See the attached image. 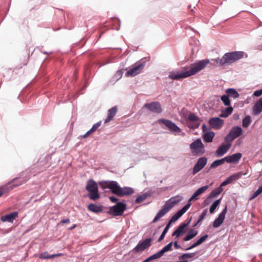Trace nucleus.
<instances>
[{"label": "nucleus", "instance_id": "nucleus-1", "mask_svg": "<svg viewBox=\"0 0 262 262\" xmlns=\"http://www.w3.org/2000/svg\"><path fill=\"white\" fill-rule=\"evenodd\" d=\"M209 62L208 59H203L198 62L190 64L189 67L183 68V71L181 73H171L169 78L173 80H180L194 75L203 70Z\"/></svg>", "mask_w": 262, "mask_h": 262}, {"label": "nucleus", "instance_id": "nucleus-2", "mask_svg": "<svg viewBox=\"0 0 262 262\" xmlns=\"http://www.w3.org/2000/svg\"><path fill=\"white\" fill-rule=\"evenodd\" d=\"M101 185L102 188L110 189L114 194L120 197L129 195L134 192V190L132 188L127 187H120L116 181H104L101 183Z\"/></svg>", "mask_w": 262, "mask_h": 262}, {"label": "nucleus", "instance_id": "nucleus-3", "mask_svg": "<svg viewBox=\"0 0 262 262\" xmlns=\"http://www.w3.org/2000/svg\"><path fill=\"white\" fill-rule=\"evenodd\" d=\"M183 198L179 195L171 198L165 202L162 208L159 211L155 217L152 222L156 223L160 219L165 215V214H166L171 209V208L175 205V204L178 203Z\"/></svg>", "mask_w": 262, "mask_h": 262}, {"label": "nucleus", "instance_id": "nucleus-4", "mask_svg": "<svg viewBox=\"0 0 262 262\" xmlns=\"http://www.w3.org/2000/svg\"><path fill=\"white\" fill-rule=\"evenodd\" d=\"M244 57V52L242 51H235L227 53L224 54L220 60V65L221 66L231 64Z\"/></svg>", "mask_w": 262, "mask_h": 262}, {"label": "nucleus", "instance_id": "nucleus-5", "mask_svg": "<svg viewBox=\"0 0 262 262\" xmlns=\"http://www.w3.org/2000/svg\"><path fill=\"white\" fill-rule=\"evenodd\" d=\"M86 190L89 192V197L92 200H96L100 198L98 188L96 183L93 180L87 182Z\"/></svg>", "mask_w": 262, "mask_h": 262}, {"label": "nucleus", "instance_id": "nucleus-6", "mask_svg": "<svg viewBox=\"0 0 262 262\" xmlns=\"http://www.w3.org/2000/svg\"><path fill=\"white\" fill-rule=\"evenodd\" d=\"M126 205L124 203L119 202L116 205L110 208L109 214L114 216L121 215L125 210Z\"/></svg>", "mask_w": 262, "mask_h": 262}, {"label": "nucleus", "instance_id": "nucleus-7", "mask_svg": "<svg viewBox=\"0 0 262 262\" xmlns=\"http://www.w3.org/2000/svg\"><path fill=\"white\" fill-rule=\"evenodd\" d=\"M192 154L194 155H201L204 153V147L200 139L193 141L190 145Z\"/></svg>", "mask_w": 262, "mask_h": 262}, {"label": "nucleus", "instance_id": "nucleus-8", "mask_svg": "<svg viewBox=\"0 0 262 262\" xmlns=\"http://www.w3.org/2000/svg\"><path fill=\"white\" fill-rule=\"evenodd\" d=\"M151 239L150 238H148L142 242H140L133 249V251L136 253L143 251L151 245Z\"/></svg>", "mask_w": 262, "mask_h": 262}, {"label": "nucleus", "instance_id": "nucleus-9", "mask_svg": "<svg viewBox=\"0 0 262 262\" xmlns=\"http://www.w3.org/2000/svg\"><path fill=\"white\" fill-rule=\"evenodd\" d=\"M144 67L143 63H137L125 73V76L127 77L135 76L141 73Z\"/></svg>", "mask_w": 262, "mask_h": 262}, {"label": "nucleus", "instance_id": "nucleus-10", "mask_svg": "<svg viewBox=\"0 0 262 262\" xmlns=\"http://www.w3.org/2000/svg\"><path fill=\"white\" fill-rule=\"evenodd\" d=\"M207 162V159L206 157H201L199 158L193 167L192 174L195 175L201 170L206 165Z\"/></svg>", "mask_w": 262, "mask_h": 262}, {"label": "nucleus", "instance_id": "nucleus-11", "mask_svg": "<svg viewBox=\"0 0 262 262\" xmlns=\"http://www.w3.org/2000/svg\"><path fill=\"white\" fill-rule=\"evenodd\" d=\"M144 107L155 113L159 114L162 112L160 103L158 102L145 103Z\"/></svg>", "mask_w": 262, "mask_h": 262}, {"label": "nucleus", "instance_id": "nucleus-12", "mask_svg": "<svg viewBox=\"0 0 262 262\" xmlns=\"http://www.w3.org/2000/svg\"><path fill=\"white\" fill-rule=\"evenodd\" d=\"M208 123L211 128L219 129L222 127L224 120L218 117H214L210 119Z\"/></svg>", "mask_w": 262, "mask_h": 262}, {"label": "nucleus", "instance_id": "nucleus-13", "mask_svg": "<svg viewBox=\"0 0 262 262\" xmlns=\"http://www.w3.org/2000/svg\"><path fill=\"white\" fill-rule=\"evenodd\" d=\"M227 211V206L223 209L222 212L220 213L218 217L213 222V227L214 228H217L220 227L223 223L225 217V215Z\"/></svg>", "mask_w": 262, "mask_h": 262}, {"label": "nucleus", "instance_id": "nucleus-14", "mask_svg": "<svg viewBox=\"0 0 262 262\" xmlns=\"http://www.w3.org/2000/svg\"><path fill=\"white\" fill-rule=\"evenodd\" d=\"M160 121L170 131L175 133H179L181 132V129L172 121L166 119H161Z\"/></svg>", "mask_w": 262, "mask_h": 262}, {"label": "nucleus", "instance_id": "nucleus-15", "mask_svg": "<svg viewBox=\"0 0 262 262\" xmlns=\"http://www.w3.org/2000/svg\"><path fill=\"white\" fill-rule=\"evenodd\" d=\"M230 147L231 144L229 143L222 144L219 146V147L215 151V154L216 157H220L223 156L229 150V149L230 148Z\"/></svg>", "mask_w": 262, "mask_h": 262}, {"label": "nucleus", "instance_id": "nucleus-16", "mask_svg": "<svg viewBox=\"0 0 262 262\" xmlns=\"http://www.w3.org/2000/svg\"><path fill=\"white\" fill-rule=\"evenodd\" d=\"M190 221L187 223L181 224L172 233V236H176L177 238L179 237L181 234L185 233L186 231V228L188 226Z\"/></svg>", "mask_w": 262, "mask_h": 262}, {"label": "nucleus", "instance_id": "nucleus-17", "mask_svg": "<svg viewBox=\"0 0 262 262\" xmlns=\"http://www.w3.org/2000/svg\"><path fill=\"white\" fill-rule=\"evenodd\" d=\"M188 120L192 122V124H190L189 126L192 128H198L200 123L199 117L193 113H191L188 116Z\"/></svg>", "mask_w": 262, "mask_h": 262}, {"label": "nucleus", "instance_id": "nucleus-18", "mask_svg": "<svg viewBox=\"0 0 262 262\" xmlns=\"http://www.w3.org/2000/svg\"><path fill=\"white\" fill-rule=\"evenodd\" d=\"M18 216L17 212H13L8 214L2 216L1 217V221L3 222H7L12 223L13 220L15 219Z\"/></svg>", "mask_w": 262, "mask_h": 262}, {"label": "nucleus", "instance_id": "nucleus-19", "mask_svg": "<svg viewBox=\"0 0 262 262\" xmlns=\"http://www.w3.org/2000/svg\"><path fill=\"white\" fill-rule=\"evenodd\" d=\"M262 112V97L256 101L253 107L252 114L254 116L259 115Z\"/></svg>", "mask_w": 262, "mask_h": 262}, {"label": "nucleus", "instance_id": "nucleus-20", "mask_svg": "<svg viewBox=\"0 0 262 262\" xmlns=\"http://www.w3.org/2000/svg\"><path fill=\"white\" fill-rule=\"evenodd\" d=\"M242 158L241 153H236L231 156H228L225 157L226 162L228 163H237Z\"/></svg>", "mask_w": 262, "mask_h": 262}, {"label": "nucleus", "instance_id": "nucleus-21", "mask_svg": "<svg viewBox=\"0 0 262 262\" xmlns=\"http://www.w3.org/2000/svg\"><path fill=\"white\" fill-rule=\"evenodd\" d=\"M209 188V186L208 185H206L204 186H203L200 188H199L198 190H196V191L193 194V195L191 196V198L189 200V203L190 202L193 201V200H197L198 196L203 193H204L206 190L208 189Z\"/></svg>", "mask_w": 262, "mask_h": 262}, {"label": "nucleus", "instance_id": "nucleus-22", "mask_svg": "<svg viewBox=\"0 0 262 262\" xmlns=\"http://www.w3.org/2000/svg\"><path fill=\"white\" fill-rule=\"evenodd\" d=\"M28 178H15L13 179L11 182H10V184L11 185V188L19 186L24 183H25L28 180Z\"/></svg>", "mask_w": 262, "mask_h": 262}, {"label": "nucleus", "instance_id": "nucleus-23", "mask_svg": "<svg viewBox=\"0 0 262 262\" xmlns=\"http://www.w3.org/2000/svg\"><path fill=\"white\" fill-rule=\"evenodd\" d=\"M117 113V107L114 106L111 109H110L108 111L107 117L105 119L104 123H106L112 120H113L114 117L116 115Z\"/></svg>", "mask_w": 262, "mask_h": 262}, {"label": "nucleus", "instance_id": "nucleus-24", "mask_svg": "<svg viewBox=\"0 0 262 262\" xmlns=\"http://www.w3.org/2000/svg\"><path fill=\"white\" fill-rule=\"evenodd\" d=\"M243 130L241 127L235 126L233 127L230 132L231 135L233 136V137L236 139L239 136H241L242 134Z\"/></svg>", "mask_w": 262, "mask_h": 262}, {"label": "nucleus", "instance_id": "nucleus-25", "mask_svg": "<svg viewBox=\"0 0 262 262\" xmlns=\"http://www.w3.org/2000/svg\"><path fill=\"white\" fill-rule=\"evenodd\" d=\"M63 254L62 253H58L50 255L47 252H45L41 253L39 255V257L41 259H50L56 257H59L62 256Z\"/></svg>", "mask_w": 262, "mask_h": 262}, {"label": "nucleus", "instance_id": "nucleus-26", "mask_svg": "<svg viewBox=\"0 0 262 262\" xmlns=\"http://www.w3.org/2000/svg\"><path fill=\"white\" fill-rule=\"evenodd\" d=\"M208 236L207 234H206V235L202 236L195 243L192 244L190 247L186 249V250H190V249H193V248L198 246L199 245H201L208 238Z\"/></svg>", "mask_w": 262, "mask_h": 262}, {"label": "nucleus", "instance_id": "nucleus-27", "mask_svg": "<svg viewBox=\"0 0 262 262\" xmlns=\"http://www.w3.org/2000/svg\"><path fill=\"white\" fill-rule=\"evenodd\" d=\"M101 122H97L93 125L91 129L88 131L84 135L82 136V138H85L89 137L92 133L95 132L97 129L100 126Z\"/></svg>", "mask_w": 262, "mask_h": 262}, {"label": "nucleus", "instance_id": "nucleus-28", "mask_svg": "<svg viewBox=\"0 0 262 262\" xmlns=\"http://www.w3.org/2000/svg\"><path fill=\"white\" fill-rule=\"evenodd\" d=\"M198 234V231L195 229H191L189 231L186 236L183 238L184 241H188Z\"/></svg>", "mask_w": 262, "mask_h": 262}, {"label": "nucleus", "instance_id": "nucleus-29", "mask_svg": "<svg viewBox=\"0 0 262 262\" xmlns=\"http://www.w3.org/2000/svg\"><path fill=\"white\" fill-rule=\"evenodd\" d=\"M226 93L228 95L229 97L233 98L234 99L237 98L239 95L237 92L234 89L230 88L226 90Z\"/></svg>", "mask_w": 262, "mask_h": 262}, {"label": "nucleus", "instance_id": "nucleus-30", "mask_svg": "<svg viewBox=\"0 0 262 262\" xmlns=\"http://www.w3.org/2000/svg\"><path fill=\"white\" fill-rule=\"evenodd\" d=\"M223 191V188H221V187H219L216 189L213 190L209 195L208 197V199L214 198L217 197L219 194L221 193V192Z\"/></svg>", "mask_w": 262, "mask_h": 262}, {"label": "nucleus", "instance_id": "nucleus-31", "mask_svg": "<svg viewBox=\"0 0 262 262\" xmlns=\"http://www.w3.org/2000/svg\"><path fill=\"white\" fill-rule=\"evenodd\" d=\"M215 136V134L212 132L206 133L203 135V139L206 142H211Z\"/></svg>", "mask_w": 262, "mask_h": 262}, {"label": "nucleus", "instance_id": "nucleus-32", "mask_svg": "<svg viewBox=\"0 0 262 262\" xmlns=\"http://www.w3.org/2000/svg\"><path fill=\"white\" fill-rule=\"evenodd\" d=\"M191 203H188L184 206L181 210H179L175 214L179 219L186 211L191 206Z\"/></svg>", "mask_w": 262, "mask_h": 262}, {"label": "nucleus", "instance_id": "nucleus-33", "mask_svg": "<svg viewBox=\"0 0 262 262\" xmlns=\"http://www.w3.org/2000/svg\"><path fill=\"white\" fill-rule=\"evenodd\" d=\"M233 110V108L231 106L226 108L225 110L222 111L221 114L220 115V117L223 118L227 117L232 113Z\"/></svg>", "mask_w": 262, "mask_h": 262}, {"label": "nucleus", "instance_id": "nucleus-34", "mask_svg": "<svg viewBox=\"0 0 262 262\" xmlns=\"http://www.w3.org/2000/svg\"><path fill=\"white\" fill-rule=\"evenodd\" d=\"M88 209L90 211L98 213L102 211V208L94 204H90L88 205Z\"/></svg>", "mask_w": 262, "mask_h": 262}, {"label": "nucleus", "instance_id": "nucleus-35", "mask_svg": "<svg viewBox=\"0 0 262 262\" xmlns=\"http://www.w3.org/2000/svg\"><path fill=\"white\" fill-rule=\"evenodd\" d=\"M225 162H226V160H225V158L221 159L216 160L213 161L211 163V164L210 165V168H216V167L223 164Z\"/></svg>", "mask_w": 262, "mask_h": 262}, {"label": "nucleus", "instance_id": "nucleus-36", "mask_svg": "<svg viewBox=\"0 0 262 262\" xmlns=\"http://www.w3.org/2000/svg\"><path fill=\"white\" fill-rule=\"evenodd\" d=\"M173 244L172 242H170L168 244H167L166 246H165L161 250L159 251L160 253L161 254L162 256L163 255V254L168 251H172V245Z\"/></svg>", "mask_w": 262, "mask_h": 262}, {"label": "nucleus", "instance_id": "nucleus-37", "mask_svg": "<svg viewBox=\"0 0 262 262\" xmlns=\"http://www.w3.org/2000/svg\"><path fill=\"white\" fill-rule=\"evenodd\" d=\"M222 200V198L218 199L216 201H215L211 205L209 208V211L211 213H212L214 212V210H215L216 208L219 205V204L221 203V201Z\"/></svg>", "mask_w": 262, "mask_h": 262}, {"label": "nucleus", "instance_id": "nucleus-38", "mask_svg": "<svg viewBox=\"0 0 262 262\" xmlns=\"http://www.w3.org/2000/svg\"><path fill=\"white\" fill-rule=\"evenodd\" d=\"M195 255V253H188L183 254L182 255L179 257V259L180 260H186V259L191 258Z\"/></svg>", "mask_w": 262, "mask_h": 262}, {"label": "nucleus", "instance_id": "nucleus-39", "mask_svg": "<svg viewBox=\"0 0 262 262\" xmlns=\"http://www.w3.org/2000/svg\"><path fill=\"white\" fill-rule=\"evenodd\" d=\"M244 174H245L242 172H237L231 175L230 177H229V178L232 182L234 181L239 179V178H241L242 176Z\"/></svg>", "mask_w": 262, "mask_h": 262}, {"label": "nucleus", "instance_id": "nucleus-40", "mask_svg": "<svg viewBox=\"0 0 262 262\" xmlns=\"http://www.w3.org/2000/svg\"><path fill=\"white\" fill-rule=\"evenodd\" d=\"M221 99L222 101H223L224 104L226 106H229L230 104V100L229 98V96L228 95H223Z\"/></svg>", "mask_w": 262, "mask_h": 262}, {"label": "nucleus", "instance_id": "nucleus-41", "mask_svg": "<svg viewBox=\"0 0 262 262\" xmlns=\"http://www.w3.org/2000/svg\"><path fill=\"white\" fill-rule=\"evenodd\" d=\"M148 196L147 193H144L140 195H139L136 199V202L137 203H141L144 201Z\"/></svg>", "mask_w": 262, "mask_h": 262}, {"label": "nucleus", "instance_id": "nucleus-42", "mask_svg": "<svg viewBox=\"0 0 262 262\" xmlns=\"http://www.w3.org/2000/svg\"><path fill=\"white\" fill-rule=\"evenodd\" d=\"M251 118L249 116H246L243 120V126L244 127H247L251 123Z\"/></svg>", "mask_w": 262, "mask_h": 262}, {"label": "nucleus", "instance_id": "nucleus-43", "mask_svg": "<svg viewBox=\"0 0 262 262\" xmlns=\"http://www.w3.org/2000/svg\"><path fill=\"white\" fill-rule=\"evenodd\" d=\"M235 138L233 137L232 135L229 133L228 135L226 136L225 138V141L227 143L230 144L231 142H232Z\"/></svg>", "mask_w": 262, "mask_h": 262}, {"label": "nucleus", "instance_id": "nucleus-44", "mask_svg": "<svg viewBox=\"0 0 262 262\" xmlns=\"http://www.w3.org/2000/svg\"><path fill=\"white\" fill-rule=\"evenodd\" d=\"M8 191L9 189L7 186L0 187V197Z\"/></svg>", "mask_w": 262, "mask_h": 262}, {"label": "nucleus", "instance_id": "nucleus-45", "mask_svg": "<svg viewBox=\"0 0 262 262\" xmlns=\"http://www.w3.org/2000/svg\"><path fill=\"white\" fill-rule=\"evenodd\" d=\"M162 256L161 255V254L160 253L159 251L155 254H154V255L149 256V258L150 259V260H155L156 259H158V258H160V257H161Z\"/></svg>", "mask_w": 262, "mask_h": 262}, {"label": "nucleus", "instance_id": "nucleus-46", "mask_svg": "<svg viewBox=\"0 0 262 262\" xmlns=\"http://www.w3.org/2000/svg\"><path fill=\"white\" fill-rule=\"evenodd\" d=\"M207 210L206 209H204L203 211V212H202L201 214L199 216V219L200 220V221H202L204 220V219L205 218V217L206 216V215H207Z\"/></svg>", "mask_w": 262, "mask_h": 262}, {"label": "nucleus", "instance_id": "nucleus-47", "mask_svg": "<svg viewBox=\"0 0 262 262\" xmlns=\"http://www.w3.org/2000/svg\"><path fill=\"white\" fill-rule=\"evenodd\" d=\"M231 183V181L229 179V178H228L225 181H224L219 187H221V188H223V186H226L229 184Z\"/></svg>", "mask_w": 262, "mask_h": 262}, {"label": "nucleus", "instance_id": "nucleus-48", "mask_svg": "<svg viewBox=\"0 0 262 262\" xmlns=\"http://www.w3.org/2000/svg\"><path fill=\"white\" fill-rule=\"evenodd\" d=\"M262 95V89L259 90L255 91L253 93V95L255 97H259Z\"/></svg>", "mask_w": 262, "mask_h": 262}, {"label": "nucleus", "instance_id": "nucleus-49", "mask_svg": "<svg viewBox=\"0 0 262 262\" xmlns=\"http://www.w3.org/2000/svg\"><path fill=\"white\" fill-rule=\"evenodd\" d=\"M170 222H169L168 223V224L166 225V226L165 227V229H164L163 231V233L166 234V233L167 232L169 227H170Z\"/></svg>", "mask_w": 262, "mask_h": 262}, {"label": "nucleus", "instance_id": "nucleus-50", "mask_svg": "<svg viewBox=\"0 0 262 262\" xmlns=\"http://www.w3.org/2000/svg\"><path fill=\"white\" fill-rule=\"evenodd\" d=\"M110 200H111V201L112 202H113V203L117 202L118 201V199L114 196H110Z\"/></svg>", "mask_w": 262, "mask_h": 262}, {"label": "nucleus", "instance_id": "nucleus-51", "mask_svg": "<svg viewBox=\"0 0 262 262\" xmlns=\"http://www.w3.org/2000/svg\"><path fill=\"white\" fill-rule=\"evenodd\" d=\"M179 219L178 217L174 214L170 219L169 222L172 223L173 222H176L177 220H178Z\"/></svg>", "mask_w": 262, "mask_h": 262}, {"label": "nucleus", "instance_id": "nucleus-52", "mask_svg": "<svg viewBox=\"0 0 262 262\" xmlns=\"http://www.w3.org/2000/svg\"><path fill=\"white\" fill-rule=\"evenodd\" d=\"M259 194L258 193H257V191H256L255 192H254L253 194L252 195V196H251L250 198V200H252L254 199H255V198H256Z\"/></svg>", "mask_w": 262, "mask_h": 262}, {"label": "nucleus", "instance_id": "nucleus-53", "mask_svg": "<svg viewBox=\"0 0 262 262\" xmlns=\"http://www.w3.org/2000/svg\"><path fill=\"white\" fill-rule=\"evenodd\" d=\"M173 246H174V247L177 249H180L181 248V246L178 244V242L177 241H175L174 243H173Z\"/></svg>", "mask_w": 262, "mask_h": 262}, {"label": "nucleus", "instance_id": "nucleus-54", "mask_svg": "<svg viewBox=\"0 0 262 262\" xmlns=\"http://www.w3.org/2000/svg\"><path fill=\"white\" fill-rule=\"evenodd\" d=\"M165 235V234L162 233L158 239V242H160L162 241L164 239Z\"/></svg>", "mask_w": 262, "mask_h": 262}, {"label": "nucleus", "instance_id": "nucleus-55", "mask_svg": "<svg viewBox=\"0 0 262 262\" xmlns=\"http://www.w3.org/2000/svg\"><path fill=\"white\" fill-rule=\"evenodd\" d=\"M69 222H70V220L69 219H64V220H62L61 221V223H62V224L69 223Z\"/></svg>", "mask_w": 262, "mask_h": 262}, {"label": "nucleus", "instance_id": "nucleus-56", "mask_svg": "<svg viewBox=\"0 0 262 262\" xmlns=\"http://www.w3.org/2000/svg\"><path fill=\"white\" fill-rule=\"evenodd\" d=\"M257 193H258L259 194L262 192V185L260 186L258 189L256 190Z\"/></svg>", "mask_w": 262, "mask_h": 262}, {"label": "nucleus", "instance_id": "nucleus-57", "mask_svg": "<svg viewBox=\"0 0 262 262\" xmlns=\"http://www.w3.org/2000/svg\"><path fill=\"white\" fill-rule=\"evenodd\" d=\"M257 193H258L259 194L262 192V185L260 186L258 189L256 190Z\"/></svg>", "mask_w": 262, "mask_h": 262}, {"label": "nucleus", "instance_id": "nucleus-58", "mask_svg": "<svg viewBox=\"0 0 262 262\" xmlns=\"http://www.w3.org/2000/svg\"><path fill=\"white\" fill-rule=\"evenodd\" d=\"M257 193H258L259 194L262 192V185L260 186L258 189L256 190Z\"/></svg>", "mask_w": 262, "mask_h": 262}, {"label": "nucleus", "instance_id": "nucleus-59", "mask_svg": "<svg viewBox=\"0 0 262 262\" xmlns=\"http://www.w3.org/2000/svg\"><path fill=\"white\" fill-rule=\"evenodd\" d=\"M257 193H258L259 194L262 192V185L260 186L258 189L256 190Z\"/></svg>", "mask_w": 262, "mask_h": 262}, {"label": "nucleus", "instance_id": "nucleus-60", "mask_svg": "<svg viewBox=\"0 0 262 262\" xmlns=\"http://www.w3.org/2000/svg\"><path fill=\"white\" fill-rule=\"evenodd\" d=\"M207 129V128L206 125H205V124H203V125H202L203 132H206Z\"/></svg>", "mask_w": 262, "mask_h": 262}, {"label": "nucleus", "instance_id": "nucleus-61", "mask_svg": "<svg viewBox=\"0 0 262 262\" xmlns=\"http://www.w3.org/2000/svg\"><path fill=\"white\" fill-rule=\"evenodd\" d=\"M221 60V59H219V58H217V59H213V60L216 62L217 63H219L220 64V60Z\"/></svg>", "mask_w": 262, "mask_h": 262}, {"label": "nucleus", "instance_id": "nucleus-62", "mask_svg": "<svg viewBox=\"0 0 262 262\" xmlns=\"http://www.w3.org/2000/svg\"><path fill=\"white\" fill-rule=\"evenodd\" d=\"M145 260V261H146V262H150L151 261L149 257H148L147 258H146Z\"/></svg>", "mask_w": 262, "mask_h": 262}, {"label": "nucleus", "instance_id": "nucleus-63", "mask_svg": "<svg viewBox=\"0 0 262 262\" xmlns=\"http://www.w3.org/2000/svg\"><path fill=\"white\" fill-rule=\"evenodd\" d=\"M76 227V225H74L72 227H71L70 228V229L71 230H73V229H74Z\"/></svg>", "mask_w": 262, "mask_h": 262}, {"label": "nucleus", "instance_id": "nucleus-64", "mask_svg": "<svg viewBox=\"0 0 262 262\" xmlns=\"http://www.w3.org/2000/svg\"><path fill=\"white\" fill-rule=\"evenodd\" d=\"M198 224L199 223H198V222H196V223L194 225L193 227H195L196 226H197Z\"/></svg>", "mask_w": 262, "mask_h": 262}]
</instances>
